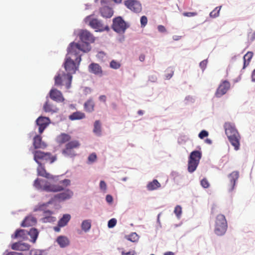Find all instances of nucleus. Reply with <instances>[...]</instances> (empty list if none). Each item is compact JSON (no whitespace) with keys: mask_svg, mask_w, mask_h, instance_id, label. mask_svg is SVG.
<instances>
[{"mask_svg":"<svg viewBox=\"0 0 255 255\" xmlns=\"http://www.w3.org/2000/svg\"><path fill=\"white\" fill-rule=\"evenodd\" d=\"M221 8V6L220 7H216L213 11L210 13V16L211 17L215 18L218 17L219 15V12Z\"/></svg>","mask_w":255,"mask_h":255,"instance_id":"35","label":"nucleus"},{"mask_svg":"<svg viewBox=\"0 0 255 255\" xmlns=\"http://www.w3.org/2000/svg\"><path fill=\"white\" fill-rule=\"evenodd\" d=\"M206 142L207 143H208V144H211L212 143L211 140L210 139H208V138L206 139Z\"/></svg>","mask_w":255,"mask_h":255,"instance_id":"61","label":"nucleus"},{"mask_svg":"<svg viewBox=\"0 0 255 255\" xmlns=\"http://www.w3.org/2000/svg\"><path fill=\"white\" fill-rule=\"evenodd\" d=\"M100 13L101 15L105 18H110L113 15V9L109 6H104L101 8Z\"/></svg>","mask_w":255,"mask_h":255,"instance_id":"25","label":"nucleus"},{"mask_svg":"<svg viewBox=\"0 0 255 255\" xmlns=\"http://www.w3.org/2000/svg\"><path fill=\"white\" fill-rule=\"evenodd\" d=\"M113 29L118 33H123L127 28L125 21L120 17H117L113 19Z\"/></svg>","mask_w":255,"mask_h":255,"instance_id":"10","label":"nucleus"},{"mask_svg":"<svg viewBox=\"0 0 255 255\" xmlns=\"http://www.w3.org/2000/svg\"><path fill=\"white\" fill-rule=\"evenodd\" d=\"M54 230L56 231V232H59L60 231V229L59 227H55L54 228Z\"/></svg>","mask_w":255,"mask_h":255,"instance_id":"62","label":"nucleus"},{"mask_svg":"<svg viewBox=\"0 0 255 255\" xmlns=\"http://www.w3.org/2000/svg\"><path fill=\"white\" fill-rule=\"evenodd\" d=\"M134 252L133 251V252H127V253H125L124 252H123L122 253V255H134Z\"/></svg>","mask_w":255,"mask_h":255,"instance_id":"53","label":"nucleus"},{"mask_svg":"<svg viewBox=\"0 0 255 255\" xmlns=\"http://www.w3.org/2000/svg\"><path fill=\"white\" fill-rule=\"evenodd\" d=\"M78 45L72 44L70 45L68 48V52L64 63V68L67 73L65 74L64 72H62L55 77L56 85H65L67 89L70 88L72 79V75L75 73L78 69L81 61V55L78 52Z\"/></svg>","mask_w":255,"mask_h":255,"instance_id":"1","label":"nucleus"},{"mask_svg":"<svg viewBox=\"0 0 255 255\" xmlns=\"http://www.w3.org/2000/svg\"><path fill=\"white\" fill-rule=\"evenodd\" d=\"M182 208H175L174 213L176 214L177 217L179 218L181 214Z\"/></svg>","mask_w":255,"mask_h":255,"instance_id":"50","label":"nucleus"},{"mask_svg":"<svg viewBox=\"0 0 255 255\" xmlns=\"http://www.w3.org/2000/svg\"><path fill=\"white\" fill-rule=\"evenodd\" d=\"M139 59L140 61H143L145 59V55L144 54H141L139 57Z\"/></svg>","mask_w":255,"mask_h":255,"instance_id":"55","label":"nucleus"},{"mask_svg":"<svg viewBox=\"0 0 255 255\" xmlns=\"http://www.w3.org/2000/svg\"><path fill=\"white\" fill-rule=\"evenodd\" d=\"M117 220L115 218H112L110 220L108 223V226L109 228H114L117 224Z\"/></svg>","mask_w":255,"mask_h":255,"instance_id":"41","label":"nucleus"},{"mask_svg":"<svg viewBox=\"0 0 255 255\" xmlns=\"http://www.w3.org/2000/svg\"><path fill=\"white\" fill-rule=\"evenodd\" d=\"M201 186L204 188H207L209 187L210 184L206 178H203L200 182Z\"/></svg>","mask_w":255,"mask_h":255,"instance_id":"43","label":"nucleus"},{"mask_svg":"<svg viewBox=\"0 0 255 255\" xmlns=\"http://www.w3.org/2000/svg\"><path fill=\"white\" fill-rule=\"evenodd\" d=\"M124 4L128 8L135 13H139L142 10L141 4L137 0H126Z\"/></svg>","mask_w":255,"mask_h":255,"instance_id":"11","label":"nucleus"},{"mask_svg":"<svg viewBox=\"0 0 255 255\" xmlns=\"http://www.w3.org/2000/svg\"><path fill=\"white\" fill-rule=\"evenodd\" d=\"M34 255H41V254L39 251H36Z\"/></svg>","mask_w":255,"mask_h":255,"instance_id":"60","label":"nucleus"},{"mask_svg":"<svg viewBox=\"0 0 255 255\" xmlns=\"http://www.w3.org/2000/svg\"><path fill=\"white\" fill-rule=\"evenodd\" d=\"M80 146V143L78 140L70 141L66 144L65 147L62 150V154L66 156L74 157L77 154L75 149L79 148Z\"/></svg>","mask_w":255,"mask_h":255,"instance_id":"7","label":"nucleus"},{"mask_svg":"<svg viewBox=\"0 0 255 255\" xmlns=\"http://www.w3.org/2000/svg\"><path fill=\"white\" fill-rule=\"evenodd\" d=\"M207 60H204L201 61L200 63V67L203 69L204 70L207 66Z\"/></svg>","mask_w":255,"mask_h":255,"instance_id":"49","label":"nucleus"},{"mask_svg":"<svg viewBox=\"0 0 255 255\" xmlns=\"http://www.w3.org/2000/svg\"><path fill=\"white\" fill-rule=\"evenodd\" d=\"M34 160L37 163H41V162L52 163L56 160V156H52L50 152H44L40 150H36L33 152Z\"/></svg>","mask_w":255,"mask_h":255,"instance_id":"4","label":"nucleus"},{"mask_svg":"<svg viewBox=\"0 0 255 255\" xmlns=\"http://www.w3.org/2000/svg\"><path fill=\"white\" fill-rule=\"evenodd\" d=\"M56 242L62 248H65L70 245L69 239L63 236H59L56 239Z\"/></svg>","mask_w":255,"mask_h":255,"instance_id":"24","label":"nucleus"},{"mask_svg":"<svg viewBox=\"0 0 255 255\" xmlns=\"http://www.w3.org/2000/svg\"><path fill=\"white\" fill-rule=\"evenodd\" d=\"M89 71L95 75H101L102 70L101 67L97 63H92L89 66Z\"/></svg>","mask_w":255,"mask_h":255,"instance_id":"21","label":"nucleus"},{"mask_svg":"<svg viewBox=\"0 0 255 255\" xmlns=\"http://www.w3.org/2000/svg\"><path fill=\"white\" fill-rule=\"evenodd\" d=\"M50 98L57 102H63L64 98L62 93L56 89H52L49 92Z\"/></svg>","mask_w":255,"mask_h":255,"instance_id":"15","label":"nucleus"},{"mask_svg":"<svg viewBox=\"0 0 255 255\" xmlns=\"http://www.w3.org/2000/svg\"><path fill=\"white\" fill-rule=\"evenodd\" d=\"M71 216L69 214H65L63 215L62 218L58 222V226L62 227L67 225L68 222L70 220Z\"/></svg>","mask_w":255,"mask_h":255,"instance_id":"32","label":"nucleus"},{"mask_svg":"<svg viewBox=\"0 0 255 255\" xmlns=\"http://www.w3.org/2000/svg\"><path fill=\"white\" fill-rule=\"evenodd\" d=\"M137 113L139 115H142L143 114V112L142 110H139Z\"/></svg>","mask_w":255,"mask_h":255,"instance_id":"59","label":"nucleus"},{"mask_svg":"<svg viewBox=\"0 0 255 255\" xmlns=\"http://www.w3.org/2000/svg\"><path fill=\"white\" fill-rule=\"evenodd\" d=\"M79 37L82 41L81 43L72 42L70 45H78L79 52H80V51L84 52H88L90 51L91 47L89 43L94 42V36L87 30H83L79 33Z\"/></svg>","mask_w":255,"mask_h":255,"instance_id":"3","label":"nucleus"},{"mask_svg":"<svg viewBox=\"0 0 255 255\" xmlns=\"http://www.w3.org/2000/svg\"><path fill=\"white\" fill-rule=\"evenodd\" d=\"M252 81L255 82V69L253 71L252 75Z\"/></svg>","mask_w":255,"mask_h":255,"instance_id":"56","label":"nucleus"},{"mask_svg":"<svg viewBox=\"0 0 255 255\" xmlns=\"http://www.w3.org/2000/svg\"><path fill=\"white\" fill-rule=\"evenodd\" d=\"M208 136V132L205 130H202L199 134V137L201 138V139H203L204 138V137H207Z\"/></svg>","mask_w":255,"mask_h":255,"instance_id":"46","label":"nucleus"},{"mask_svg":"<svg viewBox=\"0 0 255 255\" xmlns=\"http://www.w3.org/2000/svg\"><path fill=\"white\" fill-rule=\"evenodd\" d=\"M164 255H174V254L172 252H167L165 253Z\"/></svg>","mask_w":255,"mask_h":255,"instance_id":"57","label":"nucleus"},{"mask_svg":"<svg viewBox=\"0 0 255 255\" xmlns=\"http://www.w3.org/2000/svg\"><path fill=\"white\" fill-rule=\"evenodd\" d=\"M39 235V232L38 230L35 228H31L29 231L28 232V235L30 236L31 237V242L33 243H35L38 236Z\"/></svg>","mask_w":255,"mask_h":255,"instance_id":"29","label":"nucleus"},{"mask_svg":"<svg viewBox=\"0 0 255 255\" xmlns=\"http://www.w3.org/2000/svg\"><path fill=\"white\" fill-rule=\"evenodd\" d=\"M93 132L98 136L101 135L102 126L99 120H97L94 124Z\"/></svg>","mask_w":255,"mask_h":255,"instance_id":"27","label":"nucleus"},{"mask_svg":"<svg viewBox=\"0 0 255 255\" xmlns=\"http://www.w3.org/2000/svg\"><path fill=\"white\" fill-rule=\"evenodd\" d=\"M176 207L178 208V207H180L179 206H178H178H177Z\"/></svg>","mask_w":255,"mask_h":255,"instance_id":"63","label":"nucleus"},{"mask_svg":"<svg viewBox=\"0 0 255 255\" xmlns=\"http://www.w3.org/2000/svg\"><path fill=\"white\" fill-rule=\"evenodd\" d=\"M100 187L101 189L105 191L107 189V184L104 181H101L100 183Z\"/></svg>","mask_w":255,"mask_h":255,"instance_id":"48","label":"nucleus"},{"mask_svg":"<svg viewBox=\"0 0 255 255\" xmlns=\"http://www.w3.org/2000/svg\"><path fill=\"white\" fill-rule=\"evenodd\" d=\"M85 115L84 113L81 112H76L73 113L69 116V119L72 120H81L85 118Z\"/></svg>","mask_w":255,"mask_h":255,"instance_id":"31","label":"nucleus"},{"mask_svg":"<svg viewBox=\"0 0 255 255\" xmlns=\"http://www.w3.org/2000/svg\"><path fill=\"white\" fill-rule=\"evenodd\" d=\"M230 87V83L225 80L219 86L217 89L215 95L217 97H220L223 95L225 94L227 91L229 89Z\"/></svg>","mask_w":255,"mask_h":255,"instance_id":"14","label":"nucleus"},{"mask_svg":"<svg viewBox=\"0 0 255 255\" xmlns=\"http://www.w3.org/2000/svg\"><path fill=\"white\" fill-rule=\"evenodd\" d=\"M106 199L108 203H112L113 201V197L110 195H107Z\"/></svg>","mask_w":255,"mask_h":255,"instance_id":"52","label":"nucleus"},{"mask_svg":"<svg viewBox=\"0 0 255 255\" xmlns=\"http://www.w3.org/2000/svg\"><path fill=\"white\" fill-rule=\"evenodd\" d=\"M201 156V152L198 150L193 151L190 153L188 164V170L189 172L192 173L196 169Z\"/></svg>","mask_w":255,"mask_h":255,"instance_id":"6","label":"nucleus"},{"mask_svg":"<svg viewBox=\"0 0 255 255\" xmlns=\"http://www.w3.org/2000/svg\"><path fill=\"white\" fill-rule=\"evenodd\" d=\"M253 56V53L252 52H248L244 56V66L243 69H245L247 66L249 65L251 59Z\"/></svg>","mask_w":255,"mask_h":255,"instance_id":"33","label":"nucleus"},{"mask_svg":"<svg viewBox=\"0 0 255 255\" xmlns=\"http://www.w3.org/2000/svg\"><path fill=\"white\" fill-rule=\"evenodd\" d=\"M43 190L47 192H59L63 190V187L59 185L50 184L47 182H45L43 185Z\"/></svg>","mask_w":255,"mask_h":255,"instance_id":"16","label":"nucleus"},{"mask_svg":"<svg viewBox=\"0 0 255 255\" xmlns=\"http://www.w3.org/2000/svg\"><path fill=\"white\" fill-rule=\"evenodd\" d=\"M36 124L39 127L38 130L40 133H42L47 127L49 125L50 120L48 118L39 117L36 120Z\"/></svg>","mask_w":255,"mask_h":255,"instance_id":"12","label":"nucleus"},{"mask_svg":"<svg viewBox=\"0 0 255 255\" xmlns=\"http://www.w3.org/2000/svg\"><path fill=\"white\" fill-rule=\"evenodd\" d=\"M70 180L69 179H64L62 181H61L58 185L60 186H62L63 187V189L66 187L67 186L70 185Z\"/></svg>","mask_w":255,"mask_h":255,"instance_id":"42","label":"nucleus"},{"mask_svg":"<svg viewBox=\"0 0 255 255\" xmlns=\"http://www.w3.org/2000/svg\"><path fill=\"white\" fill-rule=\"evenodd\" d=\"M85 21L88 23L92 28L96 29V31H102L104 30L102 22L97 18H94L93 15L87 16L85 19Z\"/></svg>","mask_w":255,"mask_h":255,"instance_id":"9","label":"nucleus"},{"mask_svg":"<svg viewBox=\"0 0 255 255\" xmlns=\"http://www.w3.org/2000/svg\"><path fill=\"white\" fill-rule=\"evenodd\" d=\"M147 18L146 16L143 15L140 18V24L141 26L143 27L145 26V25L147 24Z\"/></svg>","mask_w":255,"mask_h":255,"instance_id":"44","label":"nucleus"},{"mask_svg":"<svg viewBox=\"0 0 255 255\" xmlns=\"http://www.w3.org/2000/svg\"><path fill=\"white\" fill-rule=\"evenodd\" d=\"M121 66V64L115 60H112L110 63V67L113 69H119Z\"/></svg>","mask_w":255,"mask_h":255,"instance_id":"39","label":"nucleus"},{"mask_svg":"<svg viewBox=\"0 0 255 255\" xmlns=\"http://www.w3.org/2000/svg\"><path fill=\"white\" fill-rule=\"evenodd\" d=\"M44 181L41 180H40L38 179H36L34 182V186L37 189H43V186L41 185V182L43 183Z\"/></svg>","mask_w":255,"mask_h":255,"instance_id":"40","label":"nucleus"},{"mask_svg":"<svg viewBox=\"0 0 255 255\" xmlns=\"http://www.w3.org/2000/svg\"><path fill=\"white\" fill-rule=\"evenodd\" d=\"M97 158L96 154L95 153H92L89 155L88 158V163H93L96 161Z\"/></svg>","mask_w":255,"mask_h":255,"instance_id":"37","label":"nucleus"},{"mask_svg":"<svg viewBox=\"0 0 255 255\" xmlns=\"http://www.w3.org/2000/svg\"><path fill=\"white\" fill-rule=\"evenodd\" d=\"M38 166L37 168L38 175L49 179L53 178L52 176L46 172L45 167L42 163H37Z\"/></svg>","mask_w":255,"mask_h":255,"instance_id":"19","label":"nucleus"},{"mask_svg":"<svg viewBox=\"0 0 255 255\" xmlns=\"http://www.w3.org/2000/svg\"><path fill=\"white\" fill-rule=\"evenodd\" d=\"M99 100L101 101H102L103 102H105L106 101V96L102 95V96H100Z\"/></svg>","mask_w":255,"mask_h":255,"instance_id":"54","label":"nucleus"},{"mask_svg":"<svg viewBox=\"0 0 255 255\" xmlns=\"http://www.w3.org/2000/svg\"><path fill=\"white\" fill-rule=\"evenodd\" d=\"M43 110L47 113H56L58 109L55 106L51 104L48 101H46L43 106Z\"/></svg>","mask_w":255,"mask_h":255,"instance_id":"26","label":"nucleus"},{"mask_svg":"<svg viewBox=\"0 0 255 255\" xmlns=\"http://www.w3.org/2000/svg\"><path fill=\"white\" fill-rule=\"evenodd\" d=\"M33 145L35 149H44L46 147L47 144L42 141V137L40 135H36L33 138Z\"/></svg>","mask_w":255,"mask_h":255,"instance_id":"17","label":"nucleus"},{"mask_svg":"<svg viewBox=\"0 0 255 255\" xmlns=\"http://www.w3.org/2000/svg\"><path fill=\"white\" fill-rule=\"evenodd\" d=\"M115 2L117 3H120L122 2L123 0H113Z\"/></svg>","mask_w":255,"mask_h":255,"instance_id":"58","label":"nucleus"},{"mask_svg":"<svg viewBox=\"0 0 255 255\" xmlns=\"http://www.w3.org/2000/svg\"><path fill=\"white\" fill-rule=\"evenodd\" d=\"M127 239L131 242H134L138 240V237L136 233H132L128 237Z\"/></svg>","mask_w":255,"mask_h":255,"instance_id":"36","label":"nucleus"},{"mask_svg":"<svg viewBox=\"0 0 255 255\" xmlns=\"http://www.w3.org/2000/svg\"><path fill=\"white\" fill-rule=\"evenodd\" d=\"M224 128L230 142L234 146L235 150H239L240 146L241 136L235 124L231 122H226Z\"/></svg>","mask_w":255,"mask_h":255,"instance_id":"2","label":"nucleus"},{"mask_svg":"<svg viewBox=\"0 0 255 255\" xmlns=\"http://www.w3.org/2000/svg\"><path fill=\"white\" fill-rule=\"evenodd\" d=\"M197 14V13L196 12H184L183 13V15L184 16H187V17L194 16H196Z\"/></svg>","mask_w":255,"mask_h":255,"instance_id":"47","label":"nucleus"},{"mask_svg":"<svg viewBox=\"0 0 255 255\" xmlns=\"http://www.w3.org/2000/svg\"><path fill=\"white\" fill-rule=\"evenodd\" d=\"M73 195V193L72 191L70 190H67L64 192L57 194L53 198H51L46 204H44L43 206H48L50 204L56 205L61 201L70 199Z\"/></svg>","mask_w":255,"mask_h":255,"instance_id":"8","label":"nucleus"},{"mask_svg":"<svg viewBox=\"0 0 255 255\" xmlns=\"http://www.w3.org/2000/svg\"><path fill=\"white\" fill-rule=\"evenodd\" d=\"M227 222L224 215H218L215 221V233L218 236L224 235L227 229Z\"/></svg>","mask_w":255,"mask_h":255,"instance_id":"5","label":"nucleus"},{"mask_svg":"<svg viewBox=\"0 0 255 255\" xmlns=\"http://www.w3.org/2000/svg\"><path fill=\"white\" fill-rule=\"evenodd\" d=\"M160 187V184L156 179H154L147 185V188L149 191L156 190Z\"/></svg>","mask_w":255,"mask_h":255,"instance_id":"30","label":"nucleus"},{"mask_svg":"<svg viewBox=\"0 0 255 255\" xmlns=\"http://www.w3.org/2000/svg\"><path fill=\"white\" fill-rule=\"evenodd\" d=\"M30 247V245L28 244L20 242L15 243L11 245V249L12 250L21 251H29Z\"/></svg>","mask_w":255,"mask_h":255,"instance_id":"18","label":"nucleus"},{"mask_svg":"<svg viewBox=\"0 0 255 255\" xmlns=\"http://www.w3.org/2000/svg\"><path fill=\"white\" fill-rule=\"evenodd\" d=\"M91 227V221L90 220H86L82 222L81 228L83 231L87 232L90 230Z\"/></svg>","mask_w":255,"mask_h":255,"instance_id":"34","label":"nucleus"},{"mask_svg":"<svg viewBox=\"0 0 255 255\" xmlns=\"http://www.w3.org/2000/svg\"><path fill=\"white\" fill-rule=\"evenodd\" d=\"M158 30L160 32H166V28L165 27L162 25H159L157 27Z\"/></svg>","mask_w":255,"mask_h":255,"instance_id":"51","label":"nucleus"},{"mask_svg":"<svg viewBox=\"0 0 255 255\" xmlns=\"http://www.w3.org/2000/svg\"><path fill=\"white\" fill-rule=\"evenodd\" d=\"M27 236L28 231L23 229H19L15 231L14 235L12 236V238L26 240L27 239Z\"/></svg>","mask_w":255,"mask_h":255,"instance_id":"22","label":"nucleus"},{"mask_svg":"<svg viewBox=\"0 0 255 255\" xmlns=\"http://www.w3.org/2000/svg\"><path fill=\"white\" fill-rule=\"evenodd\" d=\"M37 220L36 219L32 216H28L21 223V226L22 227H29L35 225L36 224Z\"/></svg>","mask_w":255,"mask_h":255,"instance_id":"20","label":"nucleus"},{"mask_svg":"<svg viewBox=\"0 0 255 255\" xmlns=\"http://www.w3.org/2000/svg\"><path fill=\"white\" fill-rule=\"evenodd\" d=\"M175 39V40H177V37H176V38Z\"/></svg>","mask_w":255,"mask_h":255,"instance_id":"64","label":"nucleus"},{"mask_svg":"<svg viewBox=\"0 0 255 255\" xmlns=\"http://www.w3.org/2000/svg\"><path fill=\"white\" fill-rule=\"evenodd\" d=\"M95 104L92 99L88 100L84 104L85 110L89 113L92 112L94 110Z\"/></svg>","mask_w":255,"mask_h":255,"instance_id":"28","label":"nucleus"},{"mask_svg":"<svg viewBox=\"0 0 255 255\" xmlns=\"http://www.w3.org/2000/svg\"><path fill=\"white\" fill-rule=\"evenodd\" d=\"M166 73L165 74V77L167 79H170L172 77L174 73L173 69L171 68H168L166 70Z\"/></svg>","mask_w":255,"mask_h":255,"instance_id":"38","label":"nucleus"},{"mask_svg":"<svg viewBox=\"0 0 255 255\" xmlns=\"http://www.w3.org/2000/svg\"><path fill=\"white\" fill-rule=\"evenodd\" d=\"M6 255H31V254L30 252L27 254H23L22 253H18L15 252H10L8 253Z\"/></svg>","mask_w":255,"mask_h":255,"instance_id":"45","label":"nucleus"},{"mask_svg":"<svg viewBox=\"0 0 255 255\" xmlns=\"http://www.w3.org/2000/svg\"><path fill=\"white\" fill-rule=\"evenodd\" d=\"M71 136L67 133H62L57 136L56 138L57 142L59 144H62L68 141H70Z\"/></svg>","mask_w":255,"mask_h":255,"instance_id":"23","label":"nucleus"},{"mask_svg":"<svg viewBox=\"0 0 255 255\" xmlns=\"http://www.w3.org/2000/svg\"><path fill=\"white\" fill-rule=\"evenodd\" d=\"M239 177V172L237 171L232 172L228 176L229 179V184L228 185V190L230 192L233 191L235 188L236 181Z\"/></svg>","mask_w":255,"mask_h":255,"instance_id":"13","label":"nucleus"}]
</instances>
